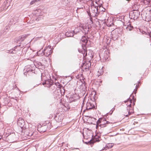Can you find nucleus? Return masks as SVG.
Masks as SVG:
<instances>
[{
	"label": "nucleus",
	"mask_w": 151,
	"mask_h": 151,
	"mask_svg": "<svg viewBox=\"0 0 151 151\" xmlns=\"http://www.w3.org/2000/svg\"><path fill=\"white\" fill-rule=\"evenodd\" d=\"M80 30L85 35H86L88 33L89 31V27L85 24H81L80 25L79 27L75 28L74 30L73 31V34H76L77 32H78Z\"/></svg>",
	"instance_id": "nucleus-1"
},
{
	"label": "nucleus",
	"mask_w": 151,
	"mask_h": 151,
	"mask_svg": "<svg viewBox=\"0 0 151 151\" xmlns=\"http://www.w3.org/2000/svg\"><path fill=\"white\" fill-rule=\"evenodd\" d=\"M135 6V5H134V6ZM136 7L135 10H133V12H131L129 14L130 17H131V19H133L134 20L137 19L140 15V12L138 11L139 9V6L137 5H136Z\"/></svg>",
	"instance_id": "nucleus-2"
},
{
	"label": "nucleus",
	"mask_w": 151,
	"mask_h": 151,
	"mask_svg": "<svg viewBox=\"0 0 151 151\" xmlns=\"http://www.w3.org/2000/svg\"><path fill=\"white\" fill-rule=\"evenodd\" d=\"M99 7L100 9L101 8H103V7L101 6H99V7L98 6H91L90 11L91 13H90V14H88V15L90 16L93 17L97 16L99 13L98 10Z\"/></svg>",
	"instance_id": "nucleus-3"
},
{
	"label": "nucleus",
	"mask_w": 151,
	"mask_h": 151,
	"mask_svg": "<svg viewBox=\"0 0 151 151\" xmlns=\"http://www.w3.org/2000/svg\"><path fill=\"white\" fill-rule=\"evenodd\" d=\"M110 123V122L106 121L105 119L99 118L96 122V128L97 129L99 126L101 127H105Z\"/></svg>",
	"instance_id": "nucleus-4"
},
{
	"label": "nucleus",
	"mask_w": 151,
	"mask_h": 151,
	"mask_svg": "<svg viewBox=\"0 0 151 151\" xmlns=\"http://www.w3.org/2000/svg\"><path fill=\"white\" fill-rule=\"evenodd\" d=\"M43 51L44 55L46 56H48L52 53L51 46L49 45L47 47H45Z\"/></svg>",
	"instance_id": "nucleus-5"
},
{
	"label": "nucleus",
	"mask_w": 151,
	"mask_h": 151,
	"mask_svg": "<svg viewBox=\"0 0 151 151\" xmlns=\"http://www.w3.org/2000/svg\"><path fill=\"white\" fill-rule=\"evenodd\" d=\"M111 33L112 39L113 40H115L118 39L119 35L118 31L115 29L113 30Z\"/></svg>",
	"instance_id": "nucleus-6"
},
{
	"label": "nucleus",
	"mask_w": 151,
	"mask_h": 151,
	"mask_svg": "<svg viewBox=\"0 0 151 151\" xmlns=\"http://www.w3.org/2000/svg\"><path fill=\"white\" fill-rule=\"evenodd\" d=\"M17 124L22 130L24 127V126L25 124L24 120L22 118H19L17 121Z\"/></svg>",
	"instance_id": "nucleus-7"
},
{
	"label": "nucleus",
	"mask_w": 151,
	"mask_h": 151,
	"mask_svg": "<svg viewBox=\"0 0 151 151\" xmlns=\"http://www.w3.org/2000/svg\"><path fill=\"white\" fill-rule=\"evenodd\" d=\"M93 103H94L93 102ZM94 104L88 101L86 104V109L87 110H90L95 108Z\"/></svg>",
	"instance_id": "nucleus-8"
},
{
	"label": "nucleus",
	"mask_w": 151,
	"mask_h": 151,
	"mask_svg": "<svg viewBox=\"0 0 151 151\" xmlns=\"http://www.w3.org/2000/svg\"><path fill=\"white\" fill-rule=\"evenodd\" d=\"M52 83V82L51 80L49 79L48 80H45V82L43 83V84H47L49 85L50 86H49L50 87H51L52 88V87H55V86H56V85H53Z\"/></svg>",
	"instance_id": "nucleus-9"
},
{
	"label": "nucleus",
	"mask_w": 151,
	"mask_h": 151,
	"mask_svg": "<svg viewBox=\"0 0 151 151\" xmlns=\"http://www.w3.org/2000/svg\"><path fill=\"white\" fill-rule=\"evenodd\" d=\"M24 70L26 71L28 73L30 71L33 73L34 71L33 69L32 68V66L30 65H28L25 66L24 69Z\"/></svg>",
	"instance_id": "nucleus-10"
},
{
	"label": "nucleus",
	"mask_w": 151,
	"mask_h": 151,
	"mask_svg": "<svg viewBox=\"0 0 151 151\" xmlns=\"http://www.w3.org/2000/svg\"><path fill=\"white\" fill-rule=\"evenodd\" d=\"M81 42L82 46L83 45L84 47H85L88 42V40L85 36H83L81 39Z\"/></svg>",
	"instance_id": "nucleus-11"
},
{
	"label": "nucleus",
	"mask_w": 151,
	"mask_h": 151,
	"mask_svg": "<svg viewBox=\"0 0 151 151\" xmlns=\"http://www.w3.org/2000/svg\"><path fill=\"white\" fill-rule=\"evenodd\" d=\"M84 4L83 1L82 0H77L76 2V4L78 5V4H80L81 5V7H78L77 9V12H78V10L80 9H83L84 7L83 4Z\"/></svg>",
	"instance_id": "nucleus-12"
},
{
	"label": "nucleus",
	"mask_w": 151,
	"mask_h": 151,
	"mask_svg": "<svg viewBox=\"0 0 151 151\" xmlns=\"http://www.w3.org/2000/svg\"><path fill=\"white\" fill-rule=\"evenodd\" d=\"M73 31H68L65 33V35L66 36L68 37H72L73 36Z\"/></svg>",
	"instance_id": "nucleus-13"
},
{
	"label": "nucleus",
	"mask_w": 151,
	"mask_h": 151,
	"mask_svg": "<svg viewBox=\"0 0 151 151\" xmlns=\"http://www.w3.org/2000/svg\"><path fill=\"white\" fill-rule=\"evenodd\" d=\"M143 3L147 5L151 6V0H143Z\"/></svg>",
	"instance_id": "nucleus-14"
},
{
	"label": "nucleus",
	"mask_w": 151,
	"mask_h": 151,
	"mask_svg": "<svg viewBox=\"0 0 151 151\" xmlns=\"http://www.w3.org/2000/svg\"><path fill=\"white\" fill-rule=\"evenodd\" d=\"M109 56V52L108 51H106L104 53V60H106L108 59Z\"/></svg>",
	"instance_id": "nucleus-15"
},
{
	"label": "nucleus",
	"mask_w": 151,
	"mask_h": 151,
	"mask_svg": "<svg viewBox=\"0 0 151 151\" xmlns=\"http://www.w3.org/2000/svg\"><path fill=\"white\" fill-rule=\"evenodd\" d=\"M113 146V144L112 143H109L108 144L106 145L104 147V149H105L106 148H107V149H110Z\"/></svg>",
	"instance_id": "nucleus-16"
},
{
	"label": "nucleus",
	"mask_w": 151,
	"mask_h": 151,
	"mask_svg": "<svg viewBox=\"0 0 151 151\" xmlns=\"http://www.w3.org/2000/svg\"><path fill=\"white\" fill-rule=\"evenodd\" d=\"M28 35V34H24L22 35L20 39V40L21 41H23Z\"/></svg>",
	"instance_id": "nucleus-17"
},
{
	"label": "nucleus",
	"mask_w": 151,
	"mask_h": 151,
	"mask_svg": "<svg viewBox=\"0 0 151 151\" xmlns=\"http://www.w3.org/2000/svg\"><path fill=\"white\" fill-rule=\"evenodd\" d=\"M133 28V26H131V24L130 23H129V24L127 25V26L126 27V29L127 30L130 31H131Z\"/></svg>",
	"instance_id": "nucleus-18"
},
{
	"label": "nucleus",
	"mask_w": 151,
	"mask_h": 151,
	"mask_svg": "<svg viewBox=\"0 0 151 151\" xmlns=\"http://www.w3.org/2000/svg\"><path fill=\"white\" fill-rule=\"evenodd\" d=\"M99 139L95 138L93 140H90L89 142H88V143H90V144L93 143L95 142H99Z\"/></svg>",
	"instance_id": "nucleus-19"
},
{
	"label": "nucleus",
	"mask_w": 151,
	"mask_h": 151,
	"mask_svg": "<svg viewBox=\"0 0 151 151\" xmlns=\"http://www.w3.org/2000/svg\"><path fill=\"white\" fill-rule=\"evenodd\" d=\"M46 128H47V126L46 125L41 126V131L43 132H45L46 131Z\"/></svg>",
	"instance_id": "nucleus-20"
},
{
	"label": "nucleus",
	"mask_w": 151,
	"mask_h": 151,
	"mask_svg": "<svg viewBox=\"0 0 151 151\" xmlns=\"http://www.w3.org/2000/svg\"><path fill=\"white\" fill-rule=\"evenodd\" d=\"M37 55L40 56H41L43 55H44L43 51H41V50H40L39 51H38L37 52Z\"/></svg>",
	"instance_id": "nucleus-21"
},
{
	"label": "nucleus",
	"mask_w": 151,
	"mask_h": 151,
	"mask_svg": "<svg viewBox=\"0 0 151 151\" xmlns=\"http://www.w3.org/2000/svg\"><path fill=\"white\" fill-rule=\"evenodd\" d=\"M39 1V0H33L30 3V4L31 5H33L37 1Z\"/></svg>",
	"instance_id": "nucleus-22"
},
{
	"label": "nucleus",
	"mask_w": 151,
	"mask_h": 151,
	"mask_svg": "<svg viewBox=\"0 0 151 151\" xmlns=\"http://www.w3.org/2000/svg\"><path fill=\"white\" fill-rule=\"evenodd\" d=\"M70 103H71L73 101H76V99H74L73 98H70L69 99Z\"/></svg>",
	"instance_id": "nucleus-23"
},
{
	"label": "nucleus",
	"mask_w": 151,
	"mask_h": 151,
	"mask_svg": "<svg viewBox=\"0 0 151 151\" xmlns=\"http://www.w3.org/2000/svg\"><path fill=\"white\" fill-rule=\"evenodd\" d=\"M83 68L87 70H88L89 68V66H87V65H84V66H83Z\"/></svg>",
	"instance_id": "nucleus-24"
},
{
	"label": "nucleus",
	"mask_w": 151,
	"mask_h": 151,
	"mask_svg": "<svg viewBox=\"0 0 151 151\" xmlns=\"http://www.w3.org/2000/svg\"><path fill=\"white\" fill-rule=\"evenodd\" d=\"M115 109V108H113L111 110V111H112V112L111 113V114L114 111Z\"/></svg>",
	"instance_id": "nucleus-25"
},
{
	"label": "nucleus",
	"mask_w": 151,
	"mask_h": 151,
	"mask_svg": "<svg viewBox=\"0 0 151 151\" xmlns=\"http://www.w3.org/2000/svg\"><path fill=\"white\" fill-rule=\"evenodd\" d=\"M131 101H132V100H130L129 101V102H130V104H129L128 106L129 107H131Z\"/></svg>",
	"instance_id": "nucleus-26"
},
{
	"label": "nucleus",
	"mask_w": 151,
	"mask_h": 151,
	"mask_svg": "<svg viewBox=\"0 0 151 151\" xmlns=\"http://www.w3.org/2000/svg\"><path fill=\"white\" fill-rule=\"evenodd\" d=\"M137 89H135L134 90V93L135 94L137 92Z\"/></svg>",
	"instance_id": "nucleus-27"
},
{
	"label": "nucleus",
	"mask_w": 151,
	"mask_h": 151,
	"mask_svg": "<svg viewBox=\"0 0 151 151\" xmlns=\"http://www.w3.org/2000/svg\"><path fill=\"white\" fill-rule=\"evenodd\" d=\"M55 87H57V86H55V87H52V89L53 90H54V88H56ZM51 88L52 89V88Z\"/></svg>",
	"instance_id": "nucleus-28"
},
{
	"label": "nucleus",
	"mask_w": 151,
	"mask_h": 151,
	"mask_svg": "<svg viewBox=\"0 0 151 151\" xmlns=\"http://www.w3.org/2000/svg\"><path fill=\"white\" fill-rule=\"evenodd\" d=\"M105 149L106 150L107 149V148H106V149H104V148H103V149H102V150H105Z\"/></svg>",
	"instance_id": "nucleus-29"
},
{
	"label": "nucleus",
	"mask_w": 151,
	"mask_h": 151,
	"mask_svg": "<svg viewBox=\"0 0 151 151\" xmlns=\"http://www.w3.org/2000/svg\"><path fill=\"white\" fill-rule=\"evenodd\" d=\"M26 73L27 74V72H24V75H26Z\"/></svg>",
	"instance_id": "nucleus-30"
},
{
	"label": "nucleus",
	"mask_w": 151,
	"mask_h": 151,
	"mask_svg": "<svg viewBox=\"0 0 151 151\" xmlns=\"http://www.w3.org/2000/svg\"><path fill=\"white\" fill-rule=\"evenodd\" d=\"M97 75H98V76H99L100 75H101V73H100V75H98L97 74Z\"/></svg>",
	"instance_id": "nucleus-31"
},
{
	"label": "nucleus",
	"mask_w": 151,
	"mask_h": 151,
	"mask_svg": "<svg viewBox=\"0 0 151 151\" xmlns=\"http://www.w3.org/2000/svg\"><path fill=\"white\" fill-rule=\"evenodd\" d=\"M51 128V127H50H50L49 128H47V129H50Z\"/></svg>",
	"instance_id": "nucleus-32"
},
{
	"label": "nucleus",
	"mask_w": 151,
	"mask_h": 151,
	"mask_svg": "<svg viewBox=\"0 0 151 151\" xmlns=\"http://www.w3.org/2000/svg\"><path fill=\"white\" fill-rule=\"evenodd\" d=\"M61 120H62V119H60V120H58V122H60Z\"/></svg>",
	"instance_id": "nucleus-33"
},
{
	"label": "nucleus",
	"mask_w": 151,
	"mask_h": 151,
	"mask_svg": "<svg viewBox=\"0 0 151 151\" xmlns=\"http://www.w3.org/2000/svg\"><path fill=\"white\" fill-rule=\"evenodd\" d=\"M58 86L59 87V88H60V85H59Z\"/></svg>",
	"instance_id": "nucleus-34"
},
{
	"label": "nucleus",
	"mask_w": 151,
	"mask_h": 151,
	"mask_svg": "<svg viewBox=\"0 0 151 151\" xmlns=\"http://www.w3.org/2000/svg\"><path fill=\"white\" fill-rule=\"evenodd\" d=\"M134 98V96H133L132 97V99H133Z\"/></svg>",
	"instance_id": "nucleus-35"
},
{
	"label": "nucleus",
	"mask_w": 151,
	"mask_h": 151,
	"mask_svg": "<svg viewBox=\"0 0 151 151\" xmlns=\"http://www.w3.org/2000/svg\"><path fill=\"white\" fill-rule=\"evenodd\" d=\"M101 11H104V10H102Z\"/></svg>",
	"instance_id": "nucleus-36"
},
{
	"label": "nucleus",
	"mask_w": 151,
	"mask_h": 151,
	"mask_svg": "<svg viewBox=\"0 0 151 151\" xmlns=\"http://www.w3.org/2000/svg\"><path fill=\"white\" fill-rule=\"evenodd\" d=\"M130 114V113H129V115Z\"/></svg>",
	"instance_id": "nucleus-37"
},
{
	"label": "nucleus",
	"mask_w": 151,
	"mask_h": 151,
	"mask_svg": "<svg viewBox=\"0 0 151 151\" xmlns=\"http://www.w3.org/2000/svg\"><path fill=\"white\" fill-rule=\"evenodd\" d=\"M109 25H111V24H109Z\"/></svg>",
	"instance_id": "nucleus-38"
},
{
	"label": "nucleus",
	"mask_w": 151,
	"mask_h": 151,
	"mask_svg": "<svg viewBox=\"0 0 151 151\" xmlns=\"http://www.w3.org/2000/svg\"><path fill=\"white\" fill-rule=\"evenodd\" d=\"M126 116H128V115H126Z\"/></svg>",
	"instance_id": "nucleus-39"
},
{
	"label": "nucleus",
	"mask_w": 151,
	"mask_h": 151,
	"mask_svg": "<svg viewBox=\"0 0 151 151\" xmlns=\"http://www.w3.org/2000/svg\"><path fill=\"white\" fill-rule=\"evenodd\" d=\"M103 9H104V10H105V9H104V8H103Z\"/></svg>",
	"instance_id": "nucleus-40"
},
{
	"label": "nucleus",
	"mask_w": 151,
	"mask_h": 151,
	"mask_svg": "<svg viewBox=\"0 0 151 151\" xmlns=\"http://www.w3.org/2000/svg\"><path fill=\"white\" fill-rule=\"evenodd\" d=\"M150 10H149V11Z\"/></svg>",
	"instance_id": "nucleus-41"
},
{
	"label": "nucleus",
	"mask_w": 151,
	"mask_h": 151,
	"mask_svg": "<svg viewBox=\"0 0 151 151\" xmlns=\"http://www.w3.org/2000/svg\"><path fill=\"white\" fill-rule=\"evenodd\" d=\"M145 16L146 17L147 16L146 15H145Z\"/></svg>",
	"instance_id": "nucleus-42"
},
{
	"label": "nucleus",
	"mask_w": 151,
	"mask_h": 151,
	"mask_svg": "<svg viewBox=\"0 0 151 151\" xmlns=\"http://www.w3.org/2000/svg\"><path fill=\"white\" fill-rule=\"evenodd\" d=\"M40 0H39V1Z\"/></svg>",
	"instance_id": "nucleus-43"
}]
</instances>
